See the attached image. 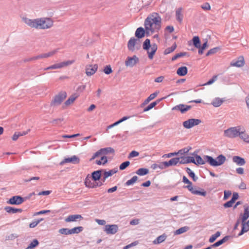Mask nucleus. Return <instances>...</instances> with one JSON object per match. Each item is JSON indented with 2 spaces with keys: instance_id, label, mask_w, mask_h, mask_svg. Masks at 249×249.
Masks as SVG:
<instances>
[{
  "instance_id": "13d9d810",
  "label": "nucleus",
  "mask_w": 249,
  "mask_h": 249,
  "mask_svg": "<svg viewBox=\"0 0 249 249\" xmlns=\"http://www.w3.org/2000/svg\"><path fill=\"white\" fill-rule=\"evenodd\" d=\"M104 71L106 74H109L112 72V71L110 66H106L104 69Z\"/></svg>"
},
{
  "instance_id": "20e7f679",
  "label": "nucleus",
  "mask_w": 249,
  "mask_h": 249,
  "mask_svg": "<svg viewBox=\"0 0 249 249\" xmlns=\"http://www.w3.org/2000/svg\"><path fill=\"white\" fill-rule=\"evenodd\" d=\"M67 92L65 91H61L56 94L53 98L50 104L51 107H57L61 104L63 101L66 98Z\"/></svg>"
},
{
  "instance_id": "de8ad7c7",
  "label": "nucleus",
  "mask_w": 249,
  "mask_h": 249,
  "mask_svg": "<svg viewBox=\"0 0 249 249\" xmlns=\"http://www.w3.org/2000/svg\"><path fill=\"white\" fill-rule=\"evenodd\" d=\"M39 243L36 239H34L25 249H33L38 245Z\"/></svg>"
},
{
  "instance_id": "7ed1b4c3",
  "label": "nucleus",
  "mask_w": 249,
  "mask_h": 249,
  "mask_svg": "<svg viewBox=\"0 0 249 249\" xmlns=\"http://www.w3.org/2000/svg\"><path fill=\"white\" fill-rule=\"evenodd\" d=\"M203 158L205 162H208L212 166H220L222 165L226 160L225 156L223 155H219L215 159L208 155L204 156Z\"/></svg>"
},
{
  "instance_id": "f257e3e1",
  "label": "nucleus",
  "mask_w": 249,
  "mask_h": 249,
  "mask_svg": "<svg viewBox=\"0 0 249 249\" xmlns=\"http://www.w3.org/2000/svg\"><path fill=\"white\" fill-rule=\"evenodd\" d=\"M22 21L31 28L39 30H46L51 28L53 25V20L47 17L30 19L26 17L22 18Z\"/></svg>"
},
{
  "instance_id": "aec40b11",
  "label": "nucleus",
  "mask_w": 249,
  "mask_h": 249,
  "mask_svg": "<svg viewBox=\"0 0 249 249\" xmlns=\"http://www.w3.org/2000/svg\"><path fill=\"white\" fill-rule=\"evenodd\" d=\"M232 161L239 166H243L245 164V159L239 156H235L232 158Z\"/></svg>"
},
{
  "instance_id": "393cba45",
  "label": "nucleus",
  "mask_w": 249,
  "mask_h": 249,
  "mask_svg": "<svg viewBox=\"0 0 249 249\" xmlns=\"http://www.w3.org/2000/svg\"><path fill=\"white\" fill-rule=\"evenodd\" d=\"M239 136L244 141L249 142V136L245 132V129L241 127V130L240 131Z\"/></svg>"
},
{
  "instance_id": "7c9ffc66",
  "label": "nucleus",
  "mask_w": 249,
  "mask_h": 249,
  "mask_svg": "<svg viewBox=\"0 0 249 249\" xmlns=\"http://www.w3.org/2000/svg\"><path fill=\"white\" fill-rule=\"evenodd\" d=\"M188 72V69L186 67L183 66L179 67L177 71V73L179 76H184Z\"/></svg>"
},
{
  "instance_id": "39448f33",
  "label": "nucleus",
  "mask_w": 249,
  "mask_h": 249,
  "mask_svg": "<svg viewBox=\"0 0 249 249\" xmlns=\"http://www.w3.org/2000/svg\"><path fill=\"white\" fill-rule=\"evenodd\" d=\"M188 163H193L196 165H203L205 163L204 158L202 159L200 156L195 153H193L192 156H186Z\"/></svg>"
},
{
  "instance_id": "0e129e2a",
  "label": "nucleus",
  "mask_w": 249,
  "mask_h": 249,
  "mask_svg": "<svg viewBox=\"0 0 249 249\" xmlns=\"http://www.w3.org/2000/svg\"><path fill=\"white\" fill-rule=\"evenodd\" d=\"M201 8L204 10H209L211 9V6L209 3H205L201 6Z\"/></svg>"
},
{
  "instance_id": "c9c22d12",
  "label": "nucleus",
  "mask_w": 249,
  "mask_h": 249,
  "mask_svg": "<svg viewBox=\"0 0 249 249\" xmlns=\"http://www.w3.org/2000/svg\"><path fill=\"white\" fill-rule=\"evenodd\" d=\"M99 157H101V159L100 160H96V163L98 165L105 164L107 162V158L106 156L102 155L99 156Z\"/></svg>"
},
{
  "instance_id": "69168bd1",
  "label": "nucleus",
  "mask_w": 249,
  "mask_h": 249,
  "mask_svg": "<svg viewBox=\"0 0 249 249\" xmlns=\"http://www.w3.org/2000/svg\"><path fill=\"white\" fill-rule=\"evenodd\" d=\"M180 158L179 162L181 164H186L189 163L186 157H182Z\"/></svg>"
},
{
  "instance_id": "b1692460",
  "label": "nucleus",
  "mask_w": 249,
  "mask_h": 249,
  "mask_svg": "<svg viewBox=\"0 0 249 249\" xmlns=\"http://www.w3.org/2000/svg\"><path fill=\"white\" fill-rule=\"evenodd\" d=\"M158 95V92H155L152 94H151L149 97L145 100V101L141 105L140 107L142 108L145 107V105L148 104L149 102L152 100L154 99Z\"/></svg>"
},
{
  "instance_id": "9b49d317",
  "label": "nucleus",
  "mask_w": 249,
  "mask_h": 249,
  "mask_svg": "<svg viewBox=\"0 0 249 249\" xmlns=\"http://www.w3.org/2000/svg\"><path fill=\"white\" fill-rule=\"evenodd\" d=\"M118 231V227L117 225H107L105 226L104 231L107 234H114Z\"/></svg>"
},
{
  "instance_id": "4468645a",
  "label": "nucleus",
  "mask_w": 249,
  "mask_h": 249,
  "mask_svg": "<svg viewBox=\"0 0 249 249\" xmlns=\"http://www.w3.org/2000/svg\"><path fill=\"white\" fill-rule=\"evenodd\" d=\"M74 62V60H68L67 61L61 62L59 63H57L53 64V65H51L52 69H61L63 67H67L68 66H69L72 64H73Z\"/></svg>"
},
{
  "instance_id": "a19ab883",
  "label": "nucleus",
  "mask_w": 249,
  "mask_h": 249,
  "mask_svg": "<svg viewBox=\"0 0 249 249\" xmlns=\"http://www.w3.org/2000/svg\"><path fill=\"white\" fill-rule=\"evenodd\" d=\"M57 52L56 50H53L48 52L47 53H44L41 54V58H47L53 55Z\"/></svg>"
},
{
  "instance_id": "e433bc0d",
  "label": "nucleus",
  "mask_w": 249,
  "mask_h": 249,
  "mask_svg": "<svg viewBox=\"0 0 249 249\" xmlns=\"http://www.w3.org/2000/svg\"><path fill=\"white\" fill-rule=\"evenodd\" d=\"M189 150L187 148H184L183 149L180 150L178 153H170L168 154L167 157H170L177 154L182 155L184 153H187L188 152Z\"/></svg>"
},
{
  "instance_id": "ddd939ff",
  "label": "nucleus",
  "mask_w": 249,
  "mask_h": 249,
  "mask_svg": "<svg viewBox=\"0 0 249 249\" xmlns=\"http://www.w3.org/2000/svg\"><path fill=\"white\" fill-rule=\"evenodd\" d=\"M138 61L139 58L136 55L132 57H128L125 62V65L126 67H133Z\"/></svg>"
},
{
  "instance_id": "9d476101",
  "label": "nucleus",
  "mask_w": 249,
  "mask_h": 249,
  "mask_svg": "<svg viewBox=\"0 0 249 249\" xmlns=\"http://www.w3.org/2000/svg\"><path fill=\"white\" fill-rule=\"evenodd\" d=\"M201 121L199 119H190L188 120L184 121L183 123V126L187 128H191L194 126L197 125L201 123Z\"/></svg>"
},
{
  "instance_id": "2f4dec72",
  "label": "nucleus",
  "mask_w": 249,
  "mask_h": 249,
  "mask_svg": "<svg viewBox=\"0 0 249 249\" xmlns=\"http://www.w3.org/2000/svg\"><path fill=\"white\" fill-rule=\"evenodd\" d=\"M5 210L8 213H21L22 210L21 209L14 208L11 207L7 206L5 208Z\"/></svg>"
},
{
  "instance_id": "1a4fd4ad",
  "label": "nucleus",
  "mask_w": 249,
  "mask_h": 249,
  "mask_svg": "<svg viewBox=\"0 0 249 249\" xmlns=\"http://www.w3.org/2000/svg\"><path fill=\"white\" fill-rule=\"evenodd\" d=\"M85 185L87 187L89 188H95L101 186L102 185V183L96 182L95 181L92 180L91 176L88 175L85 180Z\"/></svg>"
},
{
  "instance_id": "a211bd4d",
  "label": "nucleus",
  "mask_w": 249,
  "mask_h": 249,
  "mask_svg": "<svg viewBox=\"0 0 249 249\" xmlns=\"http://www.w3.org/2000/svg\"><path fill=\"white\" fill-rule=\"evenodd\" d=\"M118 171L117 168H115L112 170H110L108 171H105L103 175L102 180L105 182L107 178L109 177L112 176L114 174L116 173Z\"/></svg>"
},
{
  "instance_id": "4c0bfd02",
  "label": "nucleus",
  "mask_w": 249,
  "mask_h": 249,
  "mask_svg": "<svg viewBox=\"0 0 249 249\" xmlns=\"http://www.w3.org/2000/svg\"><path fill=\"white\" fill-rule=\"evenodd\" d=\"M228 239H229L228 236H225L223 239L220 240L219 241H218L216 242V243H215L214 244H213V245H212V247H217L222 245L225 242H226L228 240Z\"/></svg>"
},
{
  "instance_id": "052dcab7",
  "label": "nucleus",
  "mask_w": 249,
  "mask_h": 249,
  "mask_svg": "<svg viewBox=\"0 0 249 249\" xmlns=\"http://www.w3.org/2000/svg\"><path fill=\"white\" fill-rule=\"evenodd\" d=\"M190 107V106H186V107H185L183 105L180 104L173 107L172 109H189Z\"/></svg>"
},
{
  "instance_id": "09e8293b",
  "label": "nucleus",
  "mask_w": 249,
  "mask_h": 249,
  "mask_svg": "<svg viewBox=\"0 0 249 249\" xmlns=\"http://www.w3.org/2000/svg\"><path fill=\"white\" fill-rule=\"evenodd\" d=\"M186 172L190 177H191L194 181H196L197 178L196 177L195 173L189 168H187Z\"/></svg>"
},
{
  "instance_id": "bf43d9fd",
  "label": "nucleus",
  "mask_w": 249,
  "mask_h": 249,
  "mask_svg": "<svg viewBox=\"0 0 249 249\" xmlns=\"http://www.w3.org/2000/svg\"><path fill=\"white\" fill-rule=\"evenodd\" d=\"M217 75H214L213 77V78L209 80L204 85H210L212 84L214 82H215L217 80Z\"/></svg>"
},
{
  "instance_id": "2eb2a0df",
  "label": "nucleus",
  "mask_w": 249,
  "mask_h": 249,
  "mask_svg": "<svg viewBox=\"0 0 249 249\" xmlns=\"http://www.w3.org/2000/svg\"><path fill=\"white\" fill-rule=\"evenodd\" d=\"M23 201L24 200L22 197L16 196L12 197L8 200V203L12 205H19L22 203Z\"/></svg>"
},
{
  "instance_id": "338daca9",
  "label": "nucleus",
  "mask_w": 249,
  "mask_h": 249,
  "mask_svg": "<svg viewBox=\"0 0 249 249\" xmlns=\"http://www.w3.org/2000/svg\"><path fill=\"white\" fill-rule=\"evenodd\" d=\"M186 187L189 190L192 194H194V192H196L197 190H196L192 186V184L191 185H187Z\"/></svg>"
},
{
  "instance_id": "ea45409f",
  "label": "nucleus",
  "mask_w": 249,
  "mask_h": 249,
  "mask_svg": "<svg viewBox=\"0 0 249 249\" xmlns=\"http://www.w3.org/2000/svg\"><path fill=\"white\" fill-rule=\"evenodd\" d=\"M177 48V45L174 43L171 47L166 49L164 51V54H168L173 52Z\"/></svg>"
},
{
  "instance_id": "58836bf2",
  "label": "nucleus",
  "mask_w": 249,
  "mask_h": 249,
  "mask_svg": "<svg viewBox=\"0 0 249 249\" xmlns=\"http://www.w3.org/2000/svg\"><path fill=\"white\" fill-rule=\"evenodd\" d=\"M83 228L82 227L79 226L77 227H74L71 230H70L71 234H74V233H78L82 231Z\"/></svg>"
},
{
  "instance_id": "bb28decb",
  "label": "nucleus",
  "mask_w": 249,
  "mask_h": 249,
  "mask_svg": "<svg viewBox=\"0 0 249 249\" xmlns=\"http://www.w3.org/2000/svg\"><path fill=\"white\" fill-rule=\"evenodd\" d=\"M102 170H97L94 171L91 175V178L92 180L95 181V182L97 180H99L101 177L102 176Z\"/></svg>"
},
{
  "instance_id": "cd10ccee",
  "label": "nucleus",
  "mask_w": 249,
  "mask_h": 249,
  "mask_svg": "<svg viewBox=\"0 0 249 249\" xmlns=\"http://www.w3.org/2000/svg\"><path fill=\"white\" fill-rule=\"evenodd\" d=\"M167 238V236L165 234H163L159 236H158L156 239H155L153 243L155 245L159 244L161 243L164 242Z\"/></svg>"
},
{
  "instance_id": "423d86ee",
  "label": "nucleus",
  "mask_w": 249,
  "mask_h": 249,
  "mask_svg": "<svg viewBox=\"0 0 249 249\" xmlns=\"http://www.w3.org/2000/svg\"><path fill=\"white\" fill-rule=\"evenodd\" d=\"M241 130V127L237 126L231 127L224 131V136L229 138H235L239 136V132Z\"/></svg>"
},
{
  "instance_id": "6e6d98bb",
  "label": "nucleus",
  "mask_w": 249,
  "mask_h": 249,
  "mask_svg": "<svg viewBox=\"0 0 249 249\" xmlns=\"http://www.w3.org/2000/svg\"><path fill=\"white\" fill-rule=\"evenodd\" d=\"M186 53H177L172 58V60L175 61L180 57L185 56L186 55Z\"/></svg>"
},
{
  "instance_id": "5fc2aeb1",
  "label": "nucleus",
  "mask_w": 249,
  "mask_h": 249,
  "mask_svg": "<svg viewBox=\"0 0 249 249\" xmlns=\"http://www.w3.org/2000/svg\"><path fill=\"white\" fill-rule=\"evenodd\" d=\"M59 232L62 234H71L70 230L67 228H62L59 230Z\"/></svg>"
},
{
  "instance_id": "4be33fe9",
  "label": "nucleus",
  "mask_w": 249,
  "mask_h": 249,
  "mask_svg": "<svg viewBox=\"0 0 249 249\" xmlns=\"http://www.w3.org/2000/svg\"><path fill=\"white\" fill-rule=\"evenodd\" d=\"M242 222V230L240 233L238 234V236H241L244 233L249 231V220L247 221L241 222Z\"/></svg>"
},
{
  "instance_id": "4d7b16f0",
  "label": "nucleus",
  "mask_w": 249,
  "mask_h": 249,
  "mask_svg": "<svg viewBox=\"0 0 249 249\" xmlns=\"http://www.w3.org/2000/svg\"><path fill=\"white\" fill-rule=\"evenodd\" d=\"M42 220V219H40V220H37L36 221H33L31 222L29 225V227L30 228H33L36 227L39 223Z\"/></svg>"
},
{
  "instance_id": "0eeeda50",
  "label": "nucleus",
  "mask_w": 249,
  "mask_h": 249,
  "mask_svg": "<svg viewBox=\"0 0 249 249\" xmlns=\"http://www.w3.org/2000/svg\"><path fill=\"white\" fill-rule=\"evenodd\" d=\"M141 47L140 40L139 39L134 37H131L128 42L127 47L129 51L134 52L138 50Z\"/></svg>"
},
{
  "instance_id": "3c124183",
  "label": "nucleus",
  "mask_w": 249,
  "mask_h": 249,
  "mask_svg": "<svg viewBox=\"0 0 249 249\" xmlns=\"http://www.w3.org/2000/svg\"><path fill=\"white\" fill-rule=\"evenodd\" d=\"M207 41H206L202 46L200 45V48H199L198 50V53L199 54H202L203 53V51L208 47Z\"/></svg>"
},
{
  "instance_id": "f8f14e48",
  "label": "nucleus",
  "mask_w": 249,
  "mask_h": 249,
  "mask_svg": "<svg viewBox=\"0 0 249 249\" xmlns=\"http://www.w3.org/2000/svg\"><path fill=\"white\" fill-rule=\"evenodd\" d=\"M80 162L79 158L74 155L71 157L65 158L62 161L60 162V164L62 165L67 163H71L72 164H78Z\"/></svg>"
},
{
  "instance_id": "49530a36",
  "label": "nucleus",
  "mask_w": 249,
  "mask_h": 249,
  "mask_svg": "<svg viewBox=\"0 0 249 249\" xmlns=\"http://www.w3.org/2000/svg\"><path fill=\"white\" fill-rule=\"evenodd\" d=\"M150 47H151V46L150 45V39H145L143 44V49L145 50L148 51V50H149Z\"/></svg>"
},
{
  "instance_id": "603ef678",
  "label": "nucleus",
  "mask_w": 249,
  "mask_h": 249,
  "mask_svg": "<svg viewBox=\"0 0 249 249\" xmlns=\"http://www.w3.org/2000/svg\"><path fill=\"white\" fill-rule=\"evenodd\" d=\"M130 164V162L129 161H126L123 162L120 165L119 168L121 170H123L125 169L126 167H127Z\"/></svg>"
},
{
  "instance_id": "f3484780",
  "label": "nucleus",
  "mask_w": 249,
  "mask_h": 249,
  "mask_svg": "<svg viewBox=\"0 0 249 249\" xmlns=\"http://www.w3.org/2000/svg\"><path fill=\"white\" fill-rule=\"evenodd\" d=\"M245 64V61L243 56H241L238 58V60L233 61L231 63V66L236 67H241Z\"/></svg>"
},
{
  "instance_id": "864d4df0",
  "label": "nucleus",
  "mask_w": 249,
  "mask_h": 249,
  "mask_svg": "<svg viewBox=\"0 0 249 249\" xmlns=\"http://www.w3.org/2000/svg\"><path fill=\"white\" fill-rule=\"evenodd\" d=\"M219 48L218 47H215L213 49H210L206 53L207 56H209L210 55L214 54L216 53L218 50Z\"/></svg>"
},
{
  "instance_id": "473e14b6",
  "label": "nucleus",
  "mask_w": 249,
  "mask_h": 249,
  "mask_svg": "<svg viewBox=\"0 0 249 249\" xmlns=\"http://www.w3.org/2000/svg\"><path fill=\"white\" fill-rule=\"evenodd\" d=\"M182 8H179L177 9L176 11V18L177 20L181 22L182 20L183 15L182 14Z\"/></svg>"
},
{
  "instance_id": "a18cd8bd",
  "label": "nucleus",
  "mask_w": 249,
  "mask_h": 249,
  "mask_svg": "<svg viewBox=\"0 0 249 249\" xmlns=\"http://www.w3.org/2000/svg\"><path fill=\"white\" fill-rule=\"evenodd\" d=\"M162 99H160L159 100H157L155 102H153L151 103H150L149 105H148L146 107H144V109H152L153 107H154L158 103H160V102L162 100Z\"/></svg>"
},
{
  "instance_id": "774afa93",
  "label": "nucleus",
  "mask_w": 249,
  "mask_h": 249,
  "mask_svg": "<svg viewBox=\"0 0 249 249\" xmlns=\"http://www.w3.org/2000/svg\"><path fill=\"white\" fill-rule=\"evenodd\" d=\"M233 203H234V202L231 200L227 202L226 203H225L224 204V207L225 208H230V207H231L232 206Z\"/></svg>"
},
{
  "instance_id": "c03bdc74",
  "label": "nucleus",
  "mask_w": 249,
  "mask_h": 249,
  "mask_svg": "<svg viewBox=\"0 0 249 249\" xmlns=\"http://www.w3.org/2000/svg\"><path fill=\"white\" fill-rule=\"evenodd\" d=\"M130 118L129 116L127 117V116H125V117H124L123 118L121 119L120 120H119V121H117L116 122L114 123V124H112L111 125H110L108 126V128H110L119 124H120L121 123L123 122V121L129 119Z\"/></svg>"
},
{
  "instance_id": "680f3d73",
  "label": "nucleus",
  "mask_w": 249,
  "mask_h": 249,
  "mask_svg": "<svg viewBox=\"0 0 249 249\" xmlns=\"http://www.w3.org/2000/svg\"><path fill=\"white\" fill-rule=\"evenodd\" d=\"M139 155V153L138 152L136 151H132L130 153L128 156L129 158H132L133 157H137Z\"/></svg>"
},
{
  "instance_id": "8fccbe9b",
  "label": "nucleus",
  "mask_w": 249,
  "mask_h": 249,
  "mask_svg": "<svg viewBox=\"0 0 249 249\" xmlns=\"http://www.w3.org/2000/svg\"><path fill=\"white\" fill-rule=\"evenodd\" d=\"M137 179H138V177L137 176H134L130 179L127 180L126 181V182L125 183V184L127 186H129V185H132L136 182Z\"/></svg>"
},
{
  "instance_id": "412c9836",
  "label": "nucleus",
  "mask_w": 249,
  "mask_h": 249,
  "mask_svg": "<svg viewBox=\"0 0 249 249\" xmlns=\"http://www.w3.org/2000/svg\"><path fill=\"white\" fill-rule=\"evenodd\" d=\"M157 50V46L156 44H153L150 47L149 50L147 51L149 59H152L153 58V56L155 54Z\"/></svg>"
},
{
  "instance_id": "e2e57ef3",
  "label": "nucleus",
  "mask_w": 249,
  "mask_h": 249,
  "mask_svg": "<svg viewBox=\"0 0 249 249\" xmlns=\"http://www.w3.org/2000/svg\"><path fill=\"white\" fill-rule=\"evenodd\" d=\"M23 135V134H21L20 132H16L12 137V140L15 141L18 140L19 136Z\"/></svg>"
},
{
  "instance_id": "37998d69",
  "label": "nucleus",
  "mask_w": 249,
  "mask_h": 249,
  "mask_svg": "<svg viewBox=\"0 0 249 249\" xmlns=\"http://www.w3.org/2000/svg\"><path fill=\"white\" fill-rule=\"evenodd\" d=\"M136 173L139 176H144L148 173V170L146 168H140L137 171Z\"/></svg>"
},
{
  "instance_id": "6ab92c4d",
  "label": "nucleus",
  "mask_w": 249,
  "mask_h": 249,
  "mask_svg": "<svg viewBox=\"0 0 249 249\" xmlns=\"http://www.w3.org/2000/svg\"><path fill=\"white\" fill-rule=\"evenodd\" d=\"M180 160V158H175L171 159L169 161H164L163 162V164L165 167H169L170 166L172 165H176L179 162V161Z\"/></svg>"
},
{
  "instance_id": "dca6fc26",
  "label": "nucleus",
  "mask_w": 249,
  "mask_h": 249,
  "mask_svg": "<svg viewBox=\"0 0 249 249\" xmlns=\"http://www.w3.org/2000/svg\"><path fill=\"white\" fill-rule=\"evenodd\" d=\"M98 68L97 64L88 65L86 67V73L88 76H91L95 73Z\"/></svg>"
},
{
  "instance_id": "c85d7f7f",
  "label": "nucleus",
  "mask_w": 249,
  "mask_h": 249,
  "mask_svg": "<svg viewBox=\"0 0 249 249\" xmlns=\"http://www.w3.org/2000/svg\"><path fill=\"white\" fill-rule=\"evenodd\" d=\"M225 100L219 97L214 98L212 102V104L215 107H219L224 102Z\"/></svg>"
},
{
  "instance_id": "f704fd0d",
  "label": "nucleus",
  "mask_w": 249,
  "mask_h": 249,
  "mask_svg": "<svg viewBox=\"0 0 249 249\" xmlns=\"http://www.w3.org/2000/svg\"><path fill=\"white\" fill-rule=\"evenodd\" d=\"M240 216L241 222L246 221L249 217V211L248 208L245 209L244 213L241 214Z\"/></svg>"
},
{
  "instance_id": "5701e85b",
  "label": "nucleus",
  "mask_w": 249,
  "mask_h": 249,
  "mask_svg": "<svg viewBox=\"0 0 249 249\" xmlns=\"http://www.w3.org/2000/svg\"><path fill=\"white\" fill-rule=\"evenodd\" d=\"M83 217L80 214H73L69 215L66 219L67 222H73L77 221V219H82Z\"/></svg>"
},
{
  "instance_id": "6e6552de",
  "label": "nucleus",
  "mask_w": 249,
  "mask_h": 249,
  "mask_svg": "<svg viewBox=\"0 0 249 249\" xmlns=\"http://www.w3.org/2000/svg\"><path fill=\"white\" fill-rule=\"evenodd\" d=\"M114 150L111 147H107L105 148H102L97 151L93 155L92 158L89 160L90 161H92L94 160L96 158L99 157V156H102L108 154V153H114Z\"/></svg>"
},
{
  "instance_id": "c756f323",
  "label": "nucleus",
  "mask_w": 249,
  "mask_h": 249,
  "mask_svg": "<svg viewBox=\"0 0 249 249\" xmlns=\"http://www.w3.org/2000/svg\"><path fill=\"white\" fill-rule=\"evenodd\" d=\"M145 30L142 27L138 28L135 32V36L137 39L141 38L144 36Z\"/></svg>"
},
{
  "instance_id": "79ce46f5",
  "label": "nucleus",
  "mask_w": 249,
  "mask_h": 249,
  "mask_svg": "<svg viewBox=\"0 0 249 249\" xmlns=\"http://www.w3.org/2000/svg\"><path fill=\"white\" fill-rule=\"evenodd\" d=\"M188 230L189 227L187 226L181 227L179 229L176 230L175 232V234L177 235L180 234L187 231Z\"/></svg>"
},
{
  "instance_id": "f03ea898",
  "label": "nucleus",
  "mask_w": 249,
  "mask_h": 249,
  "mask_svg": "<svg viewBox=\"0 0 249 249\" xmlns=\"http://www.w3.org/2000/svg\"><path fill=\"white\" fill-rule=\"evenodd\" d=\"M144 26L147 34L158 32L161 27V18L157 13L148 17L144 21Z\"/></svg>"
},
{
  "instance_id": "a878e982",
  "label": "nucleus",
  "mask_w": 249,
  "mask_h": 249,
  "mask_svg": "<svg viewBox=\"0 0 249 249\" xmlns=\"http://www.w3.org/2000/svg\"><path fill=\"white\" fill-rule=\"evenodd\" d=\"M78 97V95L77 93H74L71 95L68 99L65 102L64 104L66 107H68L69 105L72 104L75 99Z\"/></svg>"
},
{
  "instance_id": "72a5a7b5",
  "label": "nucleus",
  "mask_w": 249,
  "mask_h": 249,
  "mask_svg": "<svg viewBox=\"0 0 249 249\" xmlns=\"http://www.w3.org/2000/svg\"><path fill=\"white\" fill-rule=\"evenodd\" d=\"M192 41H193V45H194V46L197 49H199V48H200L201 43H200V39L198 36H194L192 39Z\"/></svg>"
}]
</instances>
